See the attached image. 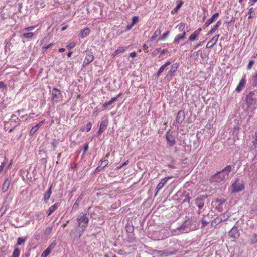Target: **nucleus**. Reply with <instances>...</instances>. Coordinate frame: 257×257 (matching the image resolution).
I'll return each instance as SVG.
<instances>
[{"mask_svg": "<svg viewBox=\"0 0 257 257\" xmlns=\"http://www.w3.org/2000/svg\"><path fill=\"white\" fill-rule=\"evenodd\" d=\"M232 166L229 165L221 171L211 176L209 180L212 183H221L225 182L229 178V173L232 170Z\"/></svg>", "mask_w": 257, "mask_h": 257, "instance_id": "1", "label": "nucleus"}, {"mask_svg": "<svg viewBox=\"0 0 257 257\" xmlns=\"http://www.w3.org/2000/svg\"><path fill=\"white\" fill-rule=\"evenodd\" d=\"M195 229L196 227L195 226H194V223L191 220H188L184 222L180 226L173 229L172 233L173 235H177L187 233Z\"/></svg>", "mask_w": 257, "mask_h": 257, "instance_id": "2", "label": "nucleus"}, {"mask_svg": "<svg viewBox=\"0 0 257 257\" xmlns=\"http://www.w3.org/2000/svg\"><path fill=\"white\" fill-rule=\"evenodd\" d=\"M256 98L257 92L256 91L250 92L249 94L246 95V102L248 107H250L252 104H253Z\"/></svg>", "mask_w": 257, "mask_h": 257, "instance_id": "3", "label": "nucleus"}, {"mask_svg": "<svg viewBox=\"0 0 257 257\" xmlns=\"http://www.w3.org/2000/svg\"><path fill=\"white\" fill-rule=\"evenodd\" d=\"M52 100L54 103H57L62 100V95L59 90L53 88L52 91Z\"/></svg>", "mask_w": 257, "mask_h": 257, "instance_id": "4", "label": "nucleus"}, {"mask_svg": "<svg viewBox=\"0 0 257 257\" xmlns=\"http://www.w3.org/2000/svg\"><path fill=\"white\" fill-rule=\"evenodd\" d=\"M179 66V63H174L173 65H172L171 69L168 72L166 76V78L167 79H168L169 80L172 79L174 73L177 71Z\"/></svg>", "mask_w": 257, "mask_h": 257, "instance_id": "5", "label": "nucleus"}, {"mask_svg": "<svg viewBox=\"0 0 257 257\" xmlns=\"http://www.w3.org/2000/svg\"><path fill=\"white\" fill-rule=\"evenodd\" d=\"M232 193L239 192L245 189L244 184L237 183V181L233 183L231 185Z\"/></svg>", "mask_w": 257, "mask_h": 257, "instance_id": "6", "label": "nucleus"}, {"mask_svg": "<svg viewBox=\"0 0 257 257\" xmlns=\"http://www.w3.org/2000/svg\"><path fill=\"white\" fill-rule=\"evenodd\" d=\"M173 132L169 130L166 133V138L168 142V144L170 146H173L175 144V139L173 136Z\"/></svg>", "mask_w": 257, "mask_h": 257, "instance_id": "7", "label": "nucleus"}, {"mask_svg": "<svg viewBox=\"0 0 257 257\" xmlns=\"http://www.w3.org/2000/svg\"><path fill=\"white\" fill-rule=\"evenodd\" d=\"M172 178V176H168L162 179L161 181L158 184L156 190V193L155 194V196L157 195V194L158 193L160 190H161L163 186L167 183V181L169 179Z\"/></svg>", "mask_w": 257, "mask_h": 257, "instance_id": "8", "label": "nucleus"}, {"mask_svg": "<svg viewBox=\"0 0 257 257\" xmlns=\"http://www.w3.org/2000/svg\"><path fill=\"white\" fill-rule=\"evenodd\" d=\"M156 252L160 256L166 257L175 254L176 252V250H174L173 251H170L168 249L164 250H156Z\"/></svg>", "mask_w": 257, "mask_h": 257, "instance_id": "9", "label": "nucleus"}, {"mask_svg": "<svg viewBox=\"0 0 257 257\" xmlns=\"http://www.w3.org/2000/svg\"><path fill=\"white\" fill-rule=\"evenodd\" d=\"M185 117V112L184 110H180L178 111L176 118V122L178 125H181L184 120Z\"/></svg>", "mask_w": 257, "mask_h": 257, "instance_id": "10", "label": "nucleus"}, {"mask_svg": "<svg viewBox=\"0 0 257 257\" xmlns=\"http://www.w3.org/2000/svg\"><path fill=\"white\" fill-rule=\"evenodd\" d=\"M219 14L218 13H214L211 18L208 19L205 23L203 27V29L208 27L210 24L213 23L214 21L219 17Z\"/></svg>", "mask_w": 257, "mask_h": 257, "instance_id": "11", "label": "nucleus"}, {"mask_svg": "<svg viewBox=\"0 0 257 257\" xmlns=\"http://www.w3.org/2000/svg\"><path fill=\"white\" fill-rule=\"evenodd\" d=\"M229 236L232 238H238L240 236L239 230L236 227H233L228 233Z\"/></svg>", "mask_w": 257, "mask_h": 257, "instance_id": "12", "label": "nucleus"}, {"mask_svg": "<svg viewBox=\"0 0 257 257\" xmlns=\"http://www.w3.org/2000/svg\"><path fill=\"white\" fill-rule=\"evenodd\" d=\"M20 119L18 118L17 115L13 114L9 120V122L12 126H13V127H16L20 124Z\"/></svg>", "mask_w": 257, "mask_h": 257, "instance_id": "13", "label": "nucleus"}, {"mask_svg": "<svg viewBox=\"0 0 257 257\" xmlns=\"http://www.w3.org/2000/svg\"><path fill=\"white\" fill-rule=\"evenodd\" d=\"M108 124V120L107 119L103 120L100 124L99 128L97 133L98 136L102 133L106 129Z\"/></svg>", "mask_w": 257, "mask_h": 257, "instance_id": "14", "label": "nucleus"}, {"mask_svg": "<svg viewBox=\"0 0 257 257\" xmlns=\"http://www.w3.org/2000/svg\"><path fill=\"white\" fill-rule=\"evenodd\" d=\"M220 35H216L212 38V39L207 43L206 47L207 48H212L217 42Z\"/></svg>", "mask_w": 257, "mask_h": 257, "instance_id": "15", "label": "nucleus"}, {"mask_svg": "<svg viewBox=\"0 0 257 257\" xmlns=\"http://www.w3.org/2000/svg\"><path fill=\"white\" fill-rule=\"evenodd\" d=\"M246 83L245 76H243L241 80L240 81L238 85L236 88V91L240 92L245 87Z\"/></svg>", "mask_w": 257, "mask_h": 257, "instance_id": "16", "label": "nucleus"}, {"mask_svg": "<svg viewBox=\"0 0 257 257\" xmlns=\"http://www.w3.org/2000/svg\"><path fill=\"white\" fill-rule=\"evenodd\" d=\"M100 165H99L95 170L94 172H98L103 169L108 164V160H101Z\"/></svg>", "mask_w": 257, "mask_h": 257, "instance_id": "17", "label": "nucleus"}, {"mask_svg": "<svg viewBox=\"0 0 257 257\" xmlns=\"http://www.w3.org/2000/svg\"><path fill=\"white\" fill-rule=\"evenodd\" d=\"M195 204L199 208V213L201 212V210L203 208L204 206V202L203 199L202 198H197L195 200Z\"/></svg>", "mask_w": 257, "mask_h": 257, "instance_id": "18", "label": "nucleus"}, {"mask_svg": "<svg viewBox=\"0 0 257 257\" xmlns=\"http://www.w3.org/2000/svg\"><path fill=\"white\" fill-rule=\"evenodd\" d=\"M121 94L122 93H120L116 97L112 98L109 101L105 102L103 104V107L105 108H107L109 105L112 104L115 101H116L117 99L121 95Z\"/></svg>", "mask_w": 257, "mask_h": 257, "instance_id": "19", "label": "nucleus"}, {"mask_svg": "<svg viewBox=\"0 0 257 257\" xmlns=\"http://www.w3.org/2000/svg\"><path fill=\"white\" fill-rule=\"evenodd\" d=\"M52 184L50 185L48 190L45 192L43 195V200L45 202H47L50 198L52 194Z\"/></svg>", "mask_w": 257, "mask_h": 257, "instance_id": "20", "label": "nucleus"}, {"mask_svg": "<svg viewBox=\"0 0 257 257\" xmlns=\"http://www.w3.org/2000/svg\"><path fill=\"white\" fill-rule=\"evenodd\" d=\"M44 120L41 121L39 122L37 125L34 126L31 128L30 131V135H33L43 125Z\"/></svg>", "mask_w": 257, "mask_h": 257, "instance_id": "21", "label": "nucleus"}, {"mask_svg": "<svg viewBox=\"0 0 257 257\" xmlns=\"http://www.w3.org/2000/svg\"><path fill=\"white\" fill-rule=\"evenodd\" d=\"M10 181L8 178H7L5 180L2 185V190L3 192H5L8 190L10 186Z\"/></svg>", "mask_w": 257, "mask_h": 257, "instance_id": "22", "label": "nucleus"}, {"mask_svg": "<svg viewBox=\"0 0 257 257\" xmlns=\"http://www.w3.org/2000/svg\"><path fill=\"white\" fill-rule=\"evenodd\" d=\"M186 36V32L185 31L183 32V34L182 35L179 34L177 35L174 40V43L175 44H178L179 43L180 40H182L185 39Z\"/></svg>", "mask_w": 257, "mask_h": 257, "instance_id": "23", "label": "nucleus"}, {"mask_svg": "<svg viewBox=\"0 0 257 257\" xmlns=\"http://www.w3.org/2000/svg\"><path fill=\"white\" fill-rule=\"evenodd\" d=\"M59 204L58 203H56L53 205H52L50 206L47 212V215L50 216L51 214H52L59 207Z\"/></svg>", "mask_w": 257, "mask_h": 257, "instance_id": "24", "label": "nucleus"}, {"mask_svg": "<svg viewBox=\"0 0 257 257\" xmlns=\"http://www.w3.org/2000/svg\"><path fill=\"white\" fill-rule=\"evenodd\" d=\"M93 55L90 54H88L87 55H86L83 62V66H85V65L90 63L91 62L93 61Z\"/></svg>", "mask_w": 257, "mask_h": 257, "instance_id": "25", "label": "nucleus"}, {"mask_svg": "<svg viewBox=\"0 0 257 257\" xmlns=\"http://www.w3.org/2000/svg\"><path fill=\"white\" fill-rule=\"evenodd\" d=\"M221 222H222V221L220 218L219 216H218L216 217L211 222V227H213L214 228L216 227V226L220 224Z\"/></svg>", "mask_w": 257, "mask_h": 257, "instance_id": "26", "label": "nucleus"}, {"mask_svg": "<svg viewBox=\"0 0 257 257\" xmlns=\"http://www.w3.org/2000/svg\"><path fill=\"white\" fill-rule=\"evenodd\" d=\"M177 6L171 11L172 14H174L175 13H177V11H178V10L181 8V7L182 6V5L183 4V2L181 0L177 1Z\"/></svg>", "mask_w": 257, "mask_h": 257, "instance_id": "27", "label": "nucleus"}, {"mask_svg": "<svg viewBox=\"0 0 257 257\" xmlns=\"http://www.w3.org/2000/svg\"><path fill=\"white\" fill-rule=\"evenodd\" d=\"M248 242L251 244L257 243V234L254 233L252 235H250Z\"/></svg>", "mask_w": 257, "mask_h": 257, "instance_id": "28", "label": "nucleus"}, {"mask_svg": "<svg viewBox=\"0 0 257 257\" xmlns=\"http://www.w3.org/2000/svg\"><path fill=\"white\" fill-rule=\"evenodd\" d=\"M231 214V213H223L220 216H219L222 222H224L227 220L230 216Z\"/></svg>", "mask_w": 257, "mask_h": 257, "instance_id": "29", "label": "nucleus"}, {"mask_svg": "<svg viewBox=\"0 0 257 257\" xmlns=\"http://www.w3.org/2000/svg\"><path fill=\"white\" fill-rule=\"evenodd\" d=\"M161 31L160 29H157L154 33L153 36L150 38V41H153L156 38L160 35Z\"/></svg>", "mask_w": 257, "mask_h": 257, "instance_id": "30", "label": "nucleus"}, {"mask_svg": "<svg viewBox=\"0 0 257 257\" xmlns=\"http://www.w3.org/2000/svg\"><path fill=\"white\" fill-rule=\"evenodd\" d=\"M20 254V250L16 246H14V250L11 257H19Z\"/></svg>", "mask_w": 257, "mask_h": 257, "instance_id": "31", "label": "nucleus"}, {"mask_svg": "<svg viewBox=\"0 0 257 257\" xmlns=\"http://www.w3.org/2000/svg\"><path fill=\"white\" fill-rule=\"evenodd\" d=\"M199 35L196 33L195 31L189 36V40L190 41H193L198 40V37Z\"/></svg>", "mask_w": 257, "mask_h": 257, "instance_id": "32", "label": "nucleus"}, {"mask_svg": "<svg viewBox=\"0 0 257 257\" xmlns=\"http://www.w3.org/2000/svg\"><path fill=\"white\" fill-rule=\"evenodd\" d=\"M26 238L19 237L17 239V243L15 245L17 247V245H21L25 243L26 240Z\"/></svg>", "mask_w": 257, "mask_h": 257, "instance_id": "33", "label": "nucleus"}, {"mask_svg": "<svg viewBox=\"0 0 257 257\" xmlns=\"http://www.w3.org/2000/svg\"><path fill=\"white\" fill-rule=\"evenodd\" d=\"M90 33V29L88 28H85L81 31V37H85Z\"/></svg>", "mask_w": 257, "mask_h": 257, "instance_id": "34", "label": "nucleus"}, {"mask_svg": "<svg viewBox=\"0 0 257 257\" xmlns=\"http://www.w3.org/2000/svg\"><path fill=\"white\" fill-rule=\"evenodd\" d=\"M166 68V67L162 65L160 68L159 69L158 71H157L156 74V77L158 78L159 76H160V74L164 71L165 69Z\"/></svg>", "mask_w": 257, "mask_h": 257, "instance_id": "35", "label": "nucleus"}, {"mask_svg": "<svg viewBox=\"0 0 257 257\" xmlns=\"http://www.w3.org/2000/svg\"><path fill=\"white\" fill-rule=\"evenodd\" d=\"M125 50V49L123 47L119 48V49L115 50L112 54L113 57H115L117 54L123 52Z\"/></svg>", "mask_w": 257, "mask_h": 257, "instance_id": "36", "label": "nucleus"}, {"mask_svg": "<svg viewBox=\"0 0 257 257\" xmlns=\"http://www.w3.org/2000/svg\"><path fill=\"white\" fill-rule=\"evenodd\" d=\"M88 216L89 215L85 214L83 216H81V223H87L89 221Z\"/></svg>", "mask_w": 257, "mask_h": 257, "instance_id": "37", "label": "nucleus"}, {"mask_svg": "<svg viewBox=\"0 0 257 257\" xmlns=\"http://www.w3.org/2000/svg\"><path fill=\"white\" fill-rule=\"evenodd\" d=\"M170 34V31H167L166 33H164L162 36L158 38V41H163L166 39V38L169 36Z\"/></svg>", "mask_w": 257, "mask_h": 257, "instance_id": "38", "label": "nucleus"}, {"mask_svg": "<svg viewBox=\"0 0 257 257\" xmlns=\"http://www.w3.org/2000/svg\"><path fill=\"white\" fill-rule=\"evenodd\" d=\"M126 231L128 233H132L134 231V227L130 224H127L126 225Z\"/></svg>", "mask_w": 257, "mask_h": 257, "instance_id": "39", "label": "nucleus"}, {"mask_svg": "<svg viewBox=\"0 0 257 257\" xmlns=\"http://www.w3.org/2000/svg\"><path fill=\"white\" fill-rule=\"evenodd\" d=\"M215 202L218 203L219 206H221L226 202V200L224 199L217 198L215 199Z\"/></svg>", "mask_w": 257, "mask_h": 257, "instance_id": "40", "label": "nucleus"}, {"mask_svg": "<svg viewBox=\"0 0 257 257\" xmlns=\"http://www.w3.org/2000/svg\"><path fill=\"white\" fill-rule=\"evenodd\" d=\"M92 127V124L91 122H88L86 125V127L82 128H81V131H86V132L89 131Z\"/></svg>", "mask_w": 257, "mask_h": 257, "instance_id": "41", "label": "nucleus"}, {"mask_svg": "<svg viewBox=\"0 0 257 257\" xmlns=\"http://www.w3.org/2000/svg\"><path fill=\"white\" fill-rule=\"evenodd\" d=\"M51 252V251L47 248L41 254V257H47Z\"/></svg>", "mask_w": 257, "mask_h": 257, "instance_id": "42", "label": "nucleus"}, {"mask_svg": "<svg viewBox=\"0 0 257 257\" xmlns=\"http://www.w3.org/2000/svg\"><path fill=\"white\" fill-rule=\"evenodd\" d=\"M218 29V28L215 25L211 29L210 31L208 33L207 35H210L215 32V31Z\"/></svg>", "mask_w": 257, "mask_h": 257, "instance_id": "43", "label": "nucleus"}, {"mask_svg": "<svg viewBox=\"0 0 257 257\" xmlns=\"http://www.w3.org/2000/svg\"><path fill=\"white\" fill-rule=\"evenodd\" d=\"M252 80L253 85L257 86V72L253 74Z\"/></svg>", "mask_w": 257, "mask_h": 257, "instance_id": "44", "label": "nucleus"}, {"mask_svg": "<svg viewBox=\"0 0 257 257\" xmlns=\"http://www.w3.org/2000/svg\"><path fill=\"white\" fill-rule=\"evenodd\" d=\"M33 36H34V33L32 32H28L27 33H24L23 35V36L24 38H27V39L31 38L33 37Z\"/></svg>", "mask_w": 257, "mask_h": 257, "instance_id": "45", "label": "nucleus"}, {"mask_svg": "<svg viewBox=\"0 0 257 257\" xmlns=\"http://www.w3.org/2000/svg\"><path fill=\"white\" fill-rule=\"evenodd\" d=\"M157 52H160L161 55L164 54L168 52L167 49H164L162 50L161 48H158L155 50Z\"/></svg>", "mask_w": 257, "mask_h": 257, "instance_id": "46", "label": "nucleus"}, {"mask_svg": "<svg viewBox=\"0 0 257 257\" xmlns=\"http://www.w3.org/2000/svg\"><path fill=\"white\" fill-rule=\"evenodd\" d=\"M79 198H78L76 202L75 203V204L73 205V207H72V209L73 210H78V208H79Z\"/></svg>", "mask_w": 257, "mask_h": 257, "instance_id": "47", "label": "nucleus"}, {"mask_svg": "<svg viewBox=\"0 0 257 257\" xmlns=\"http://www.w3.org/2000/svg\"><path fill=\"white\" fill-rule=\"evenodd\" d=\"M250 147L251 150H254L256 149V148L257 147V140L254 139V140L252 141V144Z\"/></svg>", "mask_w": 257, "mask_h": 257, "instance_id": "48", "label": "nucleus"}, {"mask_svg": "<svg viewBox=\"0 0 257 257\" xmlns=\"http://www.w3.org/2000/svg\"><path fill=\"white\" fill-rule=\"evenodd\" d=\"M7 161V159H6V157H5V161L2 162L1 163V165H0V173L3 172V171L4 170V168L6 164Z\"/></svg>", "mask_w": 257, "mask_h": 257, "instance_id": "49", "label": "nucleus"}, {"mask_svg": "<svg viewBox=\"0 0 257 257\" xmlns=\"http://www.w3.org/2000/svg\"><path fill=\"white\" fill-rule=\"evenodd\" d=\"M254 8L253 7L249 9V11L247 12V15H248V18L251 19L252 18V13L254 12Z\"/></svg>", "mask_w": 257, "mask_h": 257, "instance_id": "50", "label": "nucleus"}, {"mask_svg": "<svg viewBox=\"0 0 257 257\" xmlns=\"http://www.w3.org/2000/svg\"><path fill=\"white\" fill-rule=\"evenodd\" d=\"M139 18L137 16H134L132 18V26H134L138 21Z\"/></svg>", "mask_w": 257, "mask_h": 257, "instance_id": "51", "label": "nucleus"}, {"mask_svg": "<svg viewBox=\"0 0 257 257\" xmlns=\"http://www.w3.org/2000/svg\"><path fill=\"white\" fill-rule=\"evenodd\" d=\"M254 62H255L254 60H250L249 61L248 64L247 65V69H250L252 68L253 64H254Z\"/></svg>", "mask_w": 257, "mask_h": 257, "instance_id": "52", "label": "nucleus"}, {"mask_svg": "<svg viewBox=\"0 0 257 257\" xmlns=\"http://www.w3.org/2000/svg\"><path fill=\"white\" fill-rule=\"evenodd\" d=\"M54 45L53 43H50L49 44V45H47V46H43L42 48V50L45 52L48 49H49V48H50L52 46H53Z\"/></svg>", "mask_w": 257, "mask_h": 257, "instance_id": "53", "label": "nucleus"}, {"mask_svg": "<svg viewBox=\"0 0 257 257\" xmlns=\"http://www.w3.org/2000/svg\"><path fill=\"white\" fill-rule=\"evenodd\" d=\"M56 245V243L55 241H53L47 248L49 249L51 251H52V250L54 248Z\"/></svg>", "mask_w": 257, "mask_h": 257, "instance_id": "54", "label": "nucleus"}, {"mask_svg": "<svg viewBox=\"0 0 257 257\" xmlns=\"http://www.w3.org/2000/svg\"><path fill=\"white\" fill-rule=\"evenodd\" d=\"M201 223H202L201 227L204 228L207 225V224L208 223V222L206 220H205V219H204L203 218H202Z\"/></svg>", "mask_w": 257, "mask_h": 257, "instance_id": "55", "label": "nucleus"}, {"mask_svg": "<svg viewBox=\"0 0 257 257\" xmlns=\"http://www.w3.org/2000/svg\"><path fill=\"white\" fill-rule=\"evenodd\" d=\"M169 159L171 160V161L172 162V163L168 164L167 165L168 167H169L170 168H174V159H172L171 157H169Z\"/></svg>", "mask_w": 257, "mask_h": 257, "instance_id": "56", "label": "nucleus"}, {"mask_svg": "<svg viewBox=\"0 0 257 257\" xmlns=\"http://www.w3.org/2000/svg\"><path fill=\"white\" fill-rule=\"evenodd\" d=\"M76 45L75 43L74 42H71L69 45H68L66 47L69 49H72L74 48Z\"/></svg>", "mask_w": 257, "mask_h": 257, "instance_id": "57", "label": "nucleus"}, {"mask_svg": "<svg viewBox=\"0 0 257 257\" xmlns=\"http://www.w3.org/2000/svg\"><path fill=\"white\" fill-rule=\"evenodd\" d=\"M204 42H199V43H198L197 44L194 45L193 47V50H196V49H197L199 47L201 46L202 45V44H203Z\"/></svg>", "mask_w": 257, "mask_h": 257, "instance_id": "58", "label": "nucleus"}, {"mask_svg": "<svg viewBox=\"0 0 257 257\" xmlns=\"http://www.w3.org/2000/svg\"><path fill=\"white\" fill-rule=\"evenodd\" d=\"M178 26L179 27V29L180 30H183L185 28V23L181 22L179 23Z\"/></svg>", "mask_w": 257, "mask_h": 257, "instance_id": "59", "label": "nucleus"}, {"mask_svg": "<svg viewBox=\"0 0 257 257\" xmlns=\"http://www.w3.org/2000/svg\"><path fill=\"white\" fill-rule=\"evenodd\" d=\"M52 227H47L45 230V233L46 234H49L51 233V232L52 231Z\"/></svg>", "mask_w": 257, "mask_h": 257, "instance_id": "60", "label": "nucleus"}, {"mask_svg": "<svg viewBox=\"0 0 257 257\" xmlns=\"http://www.w3.org/2000/svg\"><path fill=\"white\" fill-rule=\"evenodd\" d=\"M58 145V142L56 140H54L53 142L52 143V146L54 148H56Z\"/></svg>", "mask_w": 257, "mask_h": 257, "instance_id": "61", "label": "nucleus"}, {"mask_svg": "<svg viewBox=\"0 0 257 257\" xmlns=\"http://www.w3.org/2000/svg\"><path fill=\"white\" fill-rule=\"evenodd\" d=\"M88 149V143H86L83 147V153H85Z\"/></svg>", "mask_w": 257, "mask_h": 257, "instance_id": "62", "label": "nucleus"}, {"mask_svg": "<svg viewBox=\"0 0 257 257\" xmlns=\"http://www.w3.org/2000/svg\"><path fill=\"white\" fill-rule=\"evenodd\" d=\"M143 47V50L145 52H147L148 51V46L146 45V44H144L142 46Z\"/></svg>", "mask_w": 257, "mask_h": 257, "instance_id": "63", "label": "nucleus"}, {"mask_svg": "<svg viewBox=\"0 0 257 257\" xmlns=\"http://www.w3.org/2000/svg\"><path fill=\"white\" fill-rule=\"evenodd\" d=\"M35 28V26H30V27L25 28V30H27V31H32L33 29H34Z\"/></svg>", "mask_w": 257, "mask_h": 257, "instance_id": "64", "label": "nucleus"}]
</instances>
